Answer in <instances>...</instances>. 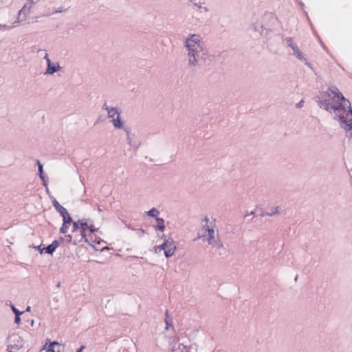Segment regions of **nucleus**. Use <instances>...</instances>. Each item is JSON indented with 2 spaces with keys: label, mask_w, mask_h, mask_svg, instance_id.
<instances>
[{
  "label": "nucleus",
  "mask_w": 352,
  "mask_h": 352,
  "mask_svg": "<svg viewBox=\"0 0 352 352\" xmlns=\"http://www.w3.org/2000/svg\"><path fill=\"white\" fill-rule=\"evenodd\" d=\"M332 102L327 104V109H333L341 126L346 131L352 129V109L350 102L341 93L331 90L329 94Z\"/></svg>",
  "instance_id": "nucleus-1"
},
{
  "label": "nucleus",
  "mask_w": 352,
  "mask_h": 352,
  "mask_svg": "<svg viewBox=\"0 0 352 352\" xmlns=\"http://www.w3.org/2000/svg\"><path fill=\"white\" fill-rule=\"evenodd\" d=\"M67 219L63 222L60 232L65 234L68 233L67 236L69 238V241L76 244L85 239L86 242H89L87 239V232H95L94 226H89L86 222L82 221L74 222L71 217H67Z\"/></svg>",
  "instance_id": "nucleus-2"
},
{
  "label": "nucleus",
  "mask_w": 352,
  "mask_h": 352,
  "mask_svg": "<svg viewBox=\"0 0 352 352\" xmlns=\"http://www.w3.org/2000/svg\"><path fill=\"white\" fill-rule=\"evenodd\" d=\"M186 45L189 50V63L193 64L196 61V54L201 49L199 36L193 34L190 38L187 39Z\"/></svg>",
  "instance_id": "nucleus-3"
},
{
  "label": "nucleus",
  "mask_w": 352,
  "mask_h": 352,
  "mask_svg": "<svg viewBox=\"0 0 352 352\" xmlns=\"http://www.w3.org/2000/svg\"><path fill=\"white\" fill-rule=\"evenodd\" d=\"M164 251V254L166 257H170L175 254L176 245L173 239H166L163 244L155 247V252Z\"/></svg>",
  "instance_id": "nucleus-4"
},
{
  "label": "nucleus",
  "mask_w": 352,
  "mask_h": 352,
  "mask_svg": "<svg viewBox=\"0 0 352 352\" xmlns=\"http://www.w3.org/2000/svg\"><path fill=\"white\" fill-rule=\"evenodd\" d=\"M201 231V236L207 237L209 243H212V242L214 241V230L213 228L207 224L203 225Z\"/></svg>",
  "instance_id": "nucleus-5"
},
{
  "label": "nucleus",
  "mask_w": 352,
  "mask_h": 352,
  "mask_svg": "<svg viewBox=\"0 0 352 352\" xmlns=\"http://www.w3.org/2000/svg\"><path fill=\"white\" fill-rule=\"evenodd\" d=\"M108 110V115L110 118H114V116H117L116 119H113L112 122L115 127L116 128H121L122 127V123L120 120V114L118 112L116 109L111 108V109H107Z\"/></svg>",
  "instance_id": "nucleus-6"
},
{
  "label": "nucleus",
  "mask_w": 352,
  "mask_h": 352,
  "mask_svg": "<svg viewBox=\"0 0 352 352\" xmlns=\"http://www.w3.org/2000/svg\"><path fill=\"white\" fill-rule=\"evenodd\" d=\"M47 344H45L44 346V349H47V351L51 352H63V346H62L57 342H51L48 346H47Z\"/></svg>",
  "instance_id": "nucleus-7"
},
{
  "label": "nucleus",
  "mask_w": 352,
  "mask_h": 352,
  "mask_svg": "<svg viewBox=\"0 0 352 352\" xmlns=\"http://www.w3.org/2000/svg\"><path fill=\"white\" fill-rule=\"evenodd\" d=\"M53 206L63 217V222H65V220H68L67 217H70V216L67 210L63 206H60L57 201H54Z\"/></svg>",
  "instance_id": "nucleus-8"
},
{
  "label": "nucleus",
  "mask_w": 352,
  "mask_h": 352,
  "mask_svg": "<svg viewBox=\"0 0 352 352\" xmlns=\"http://www.w3.org/2000/svg\"><path fill=\"white\" fill-rule=\"evenodd\" d=\"M59 243L57 241H54L50 245H49L46 248H43L41 250V254H43V252H47L48 254H52L55 250L58 248Z\"/></svg>",
  "instance_id": "nucleus-9"
},
{
  "label": "nucleus",
  "mask_w": 352,
  "mask_h": 352,
  "mask_svg": "<svg viewBox=\"0 0 352 352\" xmlns=\"http://www.w3.org/2000/svg\"><path fill=\"white\" fill-rule=\"evenodd\" d=\"M157 226L156 228L160 231H164L165 229L164 221L162 219L156 218Z\"/></svg>",
  "instance_id": "nucleus-10"
},
{
  "label": "nucleus",
  "mask_w": 352,
  "mask_h": 352,
  "mask_svg": "<svg viewBox=\"0 0 352 352\" xmlns=\"http://www.w3.org/2000/svg\"><path fill=\"white\" fill-rule=\"evenodd\" d=\"M294 54L300 60H305V58L302 56V53L300 51L297 46L292 47Z\"/></svg>",
  "instance_id": "nucleus-11"
},
{
  "label": "nucleus",
  "mask_w": 352,
  "mask_h": 352,
  "mask_svg": "<svg viewBox=\"0 0 352 352\" xmlns=\"http://www.w3.org/2000/svg\"><path fill=\"white\" fill-rule=\"evenodd\" d=\"M146 213H147V214L148 216H151V217H157L160 212L155 208H153V209L148 210Z\"/></svg>",
  "instance_id": "nucleus-12"
},
{
  "label": "nucleus",
  "mask_w": 352,
  "mask_h": 352,
  "mask_svg": "<svg viewBox=\"0 0 352 352\" xmlns=\"http://www.w3.org/2000/svg\"><path fill=\"white\" fill-rule=\"evenodd\" d=\"M47 62H48V69H47V72L48 73L50 74H53L54 72H55L56 71V67H50V60L47 58Z\"/></svg>",
  "instance_id": "nucleus-13"
},
{
  "label": "nucleus",
  "mask_w": 352,
  "mask_h": 352,
  "mask_svg": "<svg viewBox=\"0 0 352 352\" xmlns=\"http://www.w3.org/2000/svg\"><path fill=\"white\" fill-rule=\"evenodd\" d=\"M165 322L166 324V329H168V326L170 324V318H169V316L168 315V311H166V313Z\"/></svg>",
  "instance_id": "nucleus-14"
},
{
  "label": "nucleus",
  "mask_w": 352,
  "mask_h": 352,
  "mask_svg": "<svg viewBox=\"0 0 352 352\" xmlns=\"http://www.w3.org/2000/svg\"><path fill=\"white\" fill-rule=\"evenodd\" d=\"M12 310L15 314V316L16 315H21L23 314V311H19L17 309H16L14 306H12Z\"/></svg>",
  "instance_id": "nucleus-15"
},
{
  "label": "nucleus",
  "mask_w": 352,
  "mask_h": 352,
  "mask_svg": "<svg viewBox=\"0 0 352 352\" xmlns=\"http://www.w3.org/2000/svg\"><path fill=\"white\" fill-rule=\"evenodd\" d=\"M38 171L40 173V177L43 178L42 173H43V166L40 164L39 162H38Z\"/></svg>",
  "instance_id": "nucleus-16"
},
{
  "label": "nucleus",
  "mask_w": 352,
  "mask_h": 352,
  "mask_svg": "<svg viewBox=\"0 0 352 352\" xmlns=\"http://www.w3.org/2000/svg\"><path fill=\"white\" fill-rule=\"evenodd\" d=\"M20 316H21V315H16V316H15L14 322H15V323H16L17 324H20V322H21Z\"/></svg>",
  "instance_id": "nucleus-17"
},
{
  "label": "nucleus",
  "mask_w": 352,
  "mask_h": 352,
  "mask_svg": "<svg viewBox=\"0 0 352 352\" xmlns=\"http://www.w3.org/2000/svg\"><path fill=\"white\" fill-rule=\"evenodd\" d=\"M84 349H85V346H82L80 347V349H78L77 352H82Z\"/></svg>",
  "instance_id": "nucleus-18"
},
{
  "label": "nucleus",
  "mask_w": 352,
  "mask_h": 352,
  "mask_svg": "<svg viewBox=\"0 0 352 352\" xmlns=\"http://www.w3.org/2000/svg\"><path fill=\"white\" fill-rule=\"evenodd\" d=\"M35 248L37 249L38 250H39L40 252H41V250L43 249V248H41V246H37Z\"/></svg>",
  "instance_id": "nucleus-19"
},
{
  "label": "nucleus",
  "mask_w": 352,
  "mask_h": 352,
  "mask_svg": "<svg viewBox=\"0 0 352 352\" xmlns=\"http://www.w3.org/2000/svg\"><path fill=\"white\" fill-rule=\"evenodd\" d=\"M289 46L292 48V47H295V46H297V45H295V44H289Z\"/></svg>",
  "instance_id": "nucleus-20"
},
{
  "label": "nucleus",
  "mask_w": 352,
  "mask_h": 352,
  "mask_svg": "<svg viewBox=\"0 0 352 352\" xmlns=\"http://www.w3.org/2000/svg\"><path fill=\"white\" fill-rule=\"evenodd\" d=\"M204 221H206V223H208V219L206 217V218L204 219Z\"/></svg>",
  "instance_id": "nucleus-21"
},
{
  "label": "nucleus",
  "mask_w": 352,
  "mask_h": 352,
  "mask_svg": "<svg viewBox=\"0 0 352 352\" xmlns=\"http://www.w3.org/2000/svg\"><path fill=\"white\" fill-rule=\"evenodd\" d=\"M26 311H30V307H28L27 309H26Z\"/></svg>",
  "instance_id": "nucleus-22"
}]
</instances>
